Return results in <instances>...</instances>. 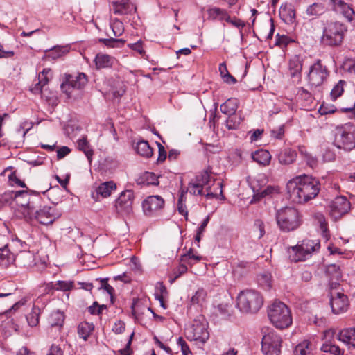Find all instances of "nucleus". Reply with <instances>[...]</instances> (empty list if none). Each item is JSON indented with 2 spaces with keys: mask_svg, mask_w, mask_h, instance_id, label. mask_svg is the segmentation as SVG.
<instances>
[{
  "mask_svg": "<svg viewBox=\"0 0 355 355\" xmlns=\"http://www.w3.org/2000/svg\"><path fill=\"white\" fill-rule=\"evenodd\" d=\"M286 188L291 200L302 204L317 196L320 191V183L317 179L304 175L289 180Z\"/></svg>",
  "mask_w": 355,
  "mask_h": 355,
  "instance_id": "f257e3e1",
  "label": "nucleus"
},
{
  "mask_svg": "<svg viewBox=\"0 0 355 355\" xmlns=\"http://www.w3.org/2000/svg\"><path fill=\"white\" fill-rule=\"evenodd\" d=\"M10 198L13 200L16 205L21 209L23 217L25 219H31L33 211L40 206L42 198L39 193L33 192L30 193L28 191L21 190L12 191Z\"/></svg>",
  "mask_w": 355,
  "mask_h": 355,
  "instance_id": "f03ea898",
  "label": "nucleus"
},
{
  "mask_svg": "<svg viewBox=\"0 0 355 355\" xmlns=\"http://www.w3.org/2000/svg\"><path fill=\"white\" fill-rule=\"evenodd\" d=\"M277 224L281 231L289 232L297 230L302 225V216L292 207H285L276 213Z\"/></svg>",
  "mask_w": 355,
  "mask_h": 355,
  "instance_id": "7ed1b4c3",
  "label": "nucleus"
},
{
  "mask_svg": "<svg viewBox=\"0 0 355 355\" xmlns=\"http://www.w3.org/2000/svg\"><path fill=\"white\" fill-rule=\"evenodd\" d=\"M268 315L272 324L277 329L288 328L292 324L291 311L282 302L275 301L268 306Z\"/></svg>",
  "mask_w": 355,
  "mask_h": 355,
  "instance_id": "20e7f679",
  "label": "nucleus"
},
{
  "mask_svg": "<svg viewBox=\"0 0 355 355\" xmlns=\"http://www.w3.org/2000/svg\"><path fill=\"white\" fill-rule=\"evenodd\" d=\"M263 304V297L254 290L243 291L237 297V306L243 313H256Z\"/></svg>",
  "mask_w": 355,
  "mask_h": 355,
  "instance_id": "39448f33",
  "label": "nucleus"
},
{
  "mask_svg": "<svg viewBox=\"0 0 355 355\" xmlns=\"http://www.w3.org/2000/svg\"><path fill=\"white\" fill-rule=\"evenodd\" d=\"M334 144L339 149L349 151L355 148V125L351 123L338 126L335 130Z\"/></svg>",
  "mask_w": 355,
  "mask_h": 355,
  "instance_id": "423d86ee",
  "label": "nucleus"
},
{
  "mask_svg": "<svg viewBox=\"0 0 355 355\" xmlns=\"http://www.w3.org/2000/svg\"><path fill=\"white\" fill-rule=\"evenodd\" d=\"M320 244L318 240H303L300 243L288 250L289 259L293 262L304 261L311 254L320 249Z\"/></svg>",
  "mask_w": 355,
  "mask_h": 355,
  "instance_id": "0eeeda50",
  "label": "nucleus"
},
{
  "mask_svg": "<svg viewBox=\"0 0 355 355\" xmlns=\"http://www.w3.org/2000/svg\"><path fill=\"white\" fill-rule=\"evenodd\" d=\"M345 31V27L340 23H327L323 30L321 42L324 45L326 46H340L343 42Z\"/></svg>",
  "mask_w": 355,
  "mask_h": 355,
  "instance_id": "6e6552de",
  "label": "nucleus"
},
{
  "mask_svg": "<svg viewBox=\"0 0 355 355\" xmlns=\"http://www.w3.org/2000/svg\"><path fill=\"white\" fill-rule=\"evenodd\" d=\"M263 331L261 341V350L265 355H280L282 347L281 337L273 330Z\"/></svg>",
  "mask_w": 355,
  "mask_h": 355,
  "instance_id": "1a4fd4ad",
  "label": "nucleus"
},
{
  "mask_svg": "<svg viewBox=\"0 0 355 355\" xmlns=\"http://www.w3.org/2000/svg\"><path fill=\"white\" fill-rule=\"evenodd\" d=\"M329 76V71L327 67L322 64L320 60H318L309 67L307 74L308 83L311 87H320L327 80Z\"/></svg>",
  "mask_w": 355,
  "mask_h": 355,
  "instance_id": "9d476101",
  "label": "nucleus"
},
{
  "mask_svg": "<svg viewBox=\"0 0 355 355\" xmlns=\"http://www.w3.org/2000/svg\"><path fill=\"white\" fill-rule=\"evenodd\" d=\"M208 324L205 320H194L191 326L186 329V336L190 340L204 343L209 337Z\"/></svg>",
  "mask_w": 355,
  "mask_h": 355,
  "instance_id": "9b49d317",
  "label": "nucleus"
},
{
  "mask_svg": "<svg viewBox=\"0 0 355 355\" xmlns=\"http://www.w3.org/2000/svg\"><path fill=\"white\" fill-rule=\"evenodd\" d=\"M87 83V78L83 73L67 74L65 80L61 84V89L67 94L68 98H70L73 89H82Z\"/></svg>",
  "mask_w": 355,
  "mask_h": 355,
  "instance_id": "f8f14e48",
  "label": "nucleus"
},
{
  "mask_svg": "<svg viewBox=\"0 0 355 355\" xmlns=\"http://www.w3.org/2000/svg\"><path fill=\"white\" fill-rule=\"evenodd\" d=\"M36 208L33 211V217L42 225H48L52 224L60 216V213L54 206H44Z\"/></svg>",
  "mask_w": 355,
  "mask_h": 355,
  "instance_id": "ddd939ff",
  "label": "nucleus"
},
{
  "mask_svg": "<svg viewBox=\"0 0 355 355\" xmlns=\"http://www.w3.org/2000/svg\"><path fill=\"white\" fill-rule=\"evenodd\" d=\"M351 208V204L347 198L340 196L336 197L329 205V214L335 220L340 218L347 214Z\"/></svg>",
  "mask_w": 355,
  "mask_h": 355,
  "instance_id": "4468645a",
  "label": "nucleus"
},
{
  "mask_svg": "<svg viewBox=\"0 0 355 355\" xmlns=\"http://www.w3.org/2000/svg\"><path fill=\"white\" fill-rule=\"evenodd\" d=\"M211 171L207 168L198 175L196 178V182H191L189 184V192L193 195H202L203 189L211 181Z\"/></svg>",
  "mask_w": 355,
  "mask_h": 355,
  "instance_id": "2eb2a0df",
  "label": "nucleus"
},
{
  "mask_svg": "<svg viewBox=\"0 0 355 355\" xmlns=\"http://www.w3.org/2000/svg\"><path fill=\"white\" fill-rule=\"evenodd\" d=\"M115 206L119 213L131 214L133 211V191L126 189L121 192L116 200Z\"/></svg>",
  "mask_w": 355,
  "mask_h": 355,
  "instance_id": "dca6fc26",
  "label": "nucleus"
},
{
  "mask_svg": "<svg viewBox=\"0 0 355 355\" xmlns=\"http://www.w3.org/2000/svg\"><path fill=\"white\" fill-rule=\"evenodd\" d=\"M164 200L160 196H150L142 202L143 211L146 216H153L164 207Z\"/></svg>",
  "mask_w": 355,
  "mask_h": 355,
  "instance_id": "f3484780",
  "label": "nucleus"
},
{
  "mask_svg": "<svg viewBox=\"0 0 355 355\" xmlns=\"http://www.w3.org/2000/svg\"><path fill=\"white\" fill-rule=\"evenodd\" d=\"M330 304L332 312L335 314L345 312L349 306L347 295L340 292L331 295Z\"/></svg>",
  "mask_w": 355,
  "mask_h": 355,
  "instance_id": "a211bd4d",
  "label": "nucleus"
},
{
  "mask_svg": "<svg viewBox=\"0 0 355 355\" xmlns=\"http://www.w3.org/2000/svg\"><path fill=\"white\" fill-rule=\"evenodd\" d=\"M64 320V315L62 312L60 311L52 312L49 318L50 327L48 329V334H53V333H60Z\"/></svg>",
  "mask_w": 355,
  "mask_h": 355,
  "instance_id": "6ab92c4d",
  "label": "nucleus"
},
{
  "mask_svg": "<svg viewBox=\"0 0 355 355\" xmlns=\"http://www.w3.org/2000/svg\"><path fill=\"white\" fill-rule=\"evenodd\" d=\"M205 189L207 191V198H218L220 196L221 200H225V198L223 194V183L220 180H216L211 178V182L207 184Z\"/></svg>",
  "mask_w": 355,
  "mask_h": 355,
  "instance_id": "aec40b11",
  "label": "nucleus"
},
{
  "mask_svg": "<svg viewBox=\"0 0 355 355\" xmlns=\"http://www.w3.org/2000/svg\"><path fill=\"white\" fill-rule=\"evenodd\" d=\"M281 19L287 24H292L295 21V10L291 3H284L279 9Z\"/></svg>",
  "mask_w": 355,
  "mask_h": 355,
  "instance_id": "412c9836",
  "label": "nucleus"
},
{
  "mask_svg": "<svg viewBox=\"0 0 355 355\" xmlns=\"http://www.w3.org/2000/svg\"><path fill=\"white\" fill-rule=\"evenodd\" d=\"M332 1L334 3V9L337 12L342 14L349 21L353 19L354 11L347 3L342 0H332Z\"/></svg>",
  "mask_w": 355,
  "mask_h": 355,
  "instance_id": "4be33fe9",
  "label": "nucleus"
},
{
  "mask_svg": "<svg viewBox=\"0 0 355 355\" xmlns=\"http://www.w3.org/2000/svg\"><path fill=\"white\" fill-rule=\"evenodd\" d=\"M251 157L253 161L262 166H268L271 159L270 153L263 149H259L252 153Z\"/></svg>",
  "mask_w": 355,
  "mask_h": 355,
  "instance_id": "5701e85b",
  "label": "nucleus"
},
{
  "mask_svg": "<svg viewBox=\"0 0 355 355\" xmlns=\"http://www.w3.org/2000/svg\"><path fill=\"white\" fill-rule=\"evenodd\" d=\"M338 340L355 347V328H347L340 331Z\"/></svg>",
  "mask_w": 355,
  "mask_h": 355,
  "instance_id": "b1692460",
  "label": "nucleus"
},
{
  "mask_svg": "<svg viewBox=\"0 0 355 355\" xmlns=\"http://www.w3.org/2000/svg\"><path fill=\"white\" fill-rule=\"evenodd\" d=\"M69 51L67 46H55L45 51V57L49 60H56L65 55Z\"/></svg>",
  "mask_w": 355,
  "mask_h": 355,
  "instance_id": "393cba45",
  "label": "nucleus"
},
{
  "mask_svg": "<svg viewBox=\"0 0 355 355\" xmlns=\"http://www.w3.org/2000/svg\"><path fill=\"white\" fill-rule=\"evenodd\" d=\"M239 105L237 98H230L220 105V111L225 115H232L235 114Z\"/></svg>",
  "mask_w": 355,
  "mask_h": 355,
  "instance_id": "a878e982",
  "label": "nucleus"
},
{
  "mask_svg": "<svg viewBox=\"0 0 355 355\" xmlns=\"http://www.w3.org/2000/svg\"><path fill=\"white\" fill-rule=\"evenodd\" d=\"M15 259L24 268H29L34 265V255L30 251L20 252Z\"/></svg>",
  "mask_w": 355,
  "mask_h": 355,
  "instance_id": "bb28decb",
  "label": "nucleus"
},
{
  "mask_svg": "<svg viewBox=\"0 0 355 355\" xmlns=\"http://www.w3.org/2000/svg\"><path fill=\"white\" fill-rule=\"evenodd\" d=\"M135 150L137 153L145 158H150L153 155V150L149 145L148 142L145 140H141L137 142V146L135 147Z\"/></svg>",
  "mask_w": 355,
  "mask_h": 355,
  "instance_id": "cd10ccee",
  "label": "nucleus"
},
{
  "mask_svg": "<svg viewBox=\"0 0 355 355\" xmlns=\"http://www.w3.org/2000/svg\"><path fill=\"white\" fill-rule=\"evenodd\" d=\"M77 146L79 150H81L84 153L85 156L87 157L89 163L91 164L92 162V156L94 155V150L92 148L89 141H87L86 137H82L78 139L77 141Z\"/></svg>",
  "mask_w": 355,
  "mask_h": 355,
  "instance_id": "c85d7f7f",
  "label": "nucleus"
},
{
  "mask_svg": "<svg viewBox=\"0 0 355 355\" xmlns=\"http://www.w3.org/2000/svg\"><path fill=\"white\" fill-rule=\"evenodd\" d=\"M289 72L292 77L300 78L302 69V61L297 55L293 57L289 61Z\"/></svg>",
  "mask_w": 355,
  "mask_h": 355,
  "instance_id": "c756f323",
  "label": "nucleus"
},
{
  "mask_svg": "<svg viewBox=\"0 0 355 355\" xmlns=\"http://www.w3.org/2000/svg\"><path fill=\"white\" fill-rule=\"evenodd\" d=\"M207 297V291L202 288H198L191 297V306H203L206 303Z\"/></svg>",
  "mask_w": 355,
  "mask_h": 355,
  "instance_id": "7c9ffc66",
  "label": "nucleus"
},
{
  "mask_svg": "<svg viewBox=\"0 0 355 355\" xmlns=\"http://www.w3.org/2000/svg\"><path fill=\"white\" fill-rule=\"evenodd\" d=\"M297 153L295 150L285 148L279 155V161L282 164L288 165L295 161Z\"/></svg>",
  "mask_w": 355,
  "mask_h": 355,
  "instance_id": "2f4dec72",
  "label": "nucleus"
},
{
  "mask_svg": "<svg viewBox=\"0 0 355 355\" xmlns=\"http://www.w3.org/2000/svg\"><path fill=\"white\" fill-rule=\"evenodd\" d=\"M137 184L142 186L158 185L159 181L153 173L145 172L137 180Z\"/></svg>",
  "mask_w": 355,
  "mask_h": 355,
  "instance_id": "473e14b6",
  "label": "nucleus"
},
{
  "mask_svg": "<svg viewBox=\"0 0 355 355\" xmlns=\"http://www.w3.org/2000/svg\"><path fill=\"white\" fill-rule=\"evenodd\" d=\"M15 261L14 254L11 253L7 245L0 248V266L6 268Z\"/></svg>",
  "mask_w": 355,
  "mask_h": 355,
  "instance_id": "72a5a7b5",
  "label": "nucleus"
},
{
  "mask_svg": "<svg viewBox=\"0 0 355 355\" xmlns=\"http://www.w3.org/2000/svg\"><path fill=\"white\" fill-rule=\"evenodd\" d=\"M279 193V188L277 186H267L254 191V197L257 198L264 197H273Z\"/></svg>",
  "mask_w": 355,
  "mask_h": 355,
  "instance_id": "f704fd0d",
  "label": "nucleus"
},
{
  "mask_svg": "<svg viewBox=\"0 0 355 355\" xmlns=\"http://www.w3.org/2000/svg\"><path fill=\"white\" fill-rule=\"evenodd\" d=\"M116 189V184L113 181L105 182L101 184L96 189L97 194L103 198L110 196L112 192Z\"/></svg>",
  "mask_w": 355,
  "mask_h": 355,
  "instance_id": "c9c22d12",
  "label": "nucleus"
},
{
  "mask_svg": "<svg viewBox=\"0 0 355 355\" xmlns=\"http://www.w3.org/2000/svg\"><path fill=\"white\" fill-rule=\"evenodd\" d=\"M73 287V282L71 281H57L55 282H50L47 284L46 288L49 291H69Z\"/></svg>",
  "mask_w": 355,
  "mask_h": 355,
  "instance_id": "e433bc0d",
  "label": "nucleus"
},
{
  "mask_svg": "<svg viewBox=\"0 0 355 355\" xmlns=\"http://www.w3.org/2000/svg\"><path fill=\"white\" fill-rule=\"evenodd\" d=\"M129 0L114 1L110 3V9L115 14H126L129 9Z\"/></svg>",
  "mask_w": 355,
  "mask_h": 355,
  "instance_id": "4c0bfd02",
  "label": "nucleus"
},
{
  "mask_svg": "<svg viewBox=\"0 0 355 355\" xmlns=\"http://www.w3.org/2000/svg\"><path fill=\"white\" fill-rule=\"evenodd\" d=\"M94 329V326L92 323H89L87 322H82L79 324L78 327V334L80 338H83L85 341H86L90 334Z\"/></svg>",
  "mask_w": 355,
  "mask_h": 355,
  "instance_id": "58836bf2",
  "label": "nucleus"
},
{
  "mask_svg": "<svg viewBox=\"0 0 355 355\" xmlns=\"http://www.w3.org/2000/svg\"><path fill=\"white\" fill-rule=\"evenodd\" d=\"M40 314V308L34 304L31 311L26 315V320L30 327H34L39 324Z\"/></svg>",
  "mask_w": 355,
  "mask_h": 355,
  "instance_id": "ea45409f",
  "label": "nucleus"
},
{
  "mask_svg": "<svg viewBox=\"0 0 355 355\" xmlns=\"http://www.w3.org/2000/svg\"><path fill=\"white\" fill-rule=\"evenodd\" d=\"M207 12L209 17L211 19H218L220 21L230 20L229 15L227 11L223 9L215 7L209 8Z\"/></svg>",
  "mask_w": 355,
  "mask_h": 355,
  "instance_id": "a19ab883",
  "label": "nucleus"
},
{
  "mask_svg": "<svg viewBox=\"0 0 355 355\" xmlns=\"http://www.w3.org/2000/svg\"><path fill=\"white\" fill-rule=\"evenodd\" d=\"M228 118L225 121V125L229 130H235L236 129L241 121H243V118L241 114H232V115H227Z\"/></svg>",
  "mask_w": 355,
  "mask_h": 355,
  "instance_id": "79ce46f5",
  "label": "nucleus"
},
{
  "mask_svg": "<svg viewBox=\"0 0 355 355\" xmlns=\"http://www.w3.org/2000/svg\"><path fill=\"white\" fill-rule=\"evenodd\" d=\"M346 84L347 83L345 80H340L336 85H334L330 93L331 98L333 101L336 100L338 98L342 96L344 92V87Z\"/></svg>",
  "mask_w": 355,
  "mask_h": 355,
  "instance_id": "37998d69",
  "label": "nucleus"
},
{
  "mask_svg": "<svg viewBox=\"0 0 355 355\" xmlns=\"http://www.w3.org/2000/svg\"><path fill=\"white\" fill-rule=\"evenodd\" d=\"M95 62L98 68L108 67L112 64V58L108 55L98 54L96 56Z\"/></svg>",
  "mask_w": 355,
  "mask_h": 355,
  "instance_id": "c03bdc74",
  "label": "nucleus"
},
{
  "mask_svg": "<svg viewBox=\"0 0 355 355\" xmlns=\"http://www.w3.org/2000/svg\"><path fill=\"white\" fill-rule=\"evenodd\" d=\"M99 42L108 47L119 48L124 45L125 41L122 39L105 38L99 39Z\"/></svg>",
  "mask_w": 355,
  "mask_h": 355,
  "instance_id": "a18cd8bd",
  "label": "nucleus"
},
{
  "mask_svg": "<svg viewBox=\"0 0 355 355\" xmlns=\"http://www.w3.org/2000/svg\"><path fill=\"white\" fill-rule=\"evenodd\" d=\"M310 343L308 340H304L298 344L294 350V355H308L310 354Z\"/></svg>",
  "mask_w": 355,
  "mask_h": 355,
  "instance_id": "49530a36",
  "label": "nucleus"
},
{
  "mask_svg": "<svg viewBox=\"0 0 355 355\" xmlns=\"http://www.w3.org/2000/svg\"><path fill=\"white\" fill-rule=\"evenodd\" d=\"M52 76V71L50 69H44L38 75V82L44 87L49 82Z\"/></svg>",
  "mask_w": 355,
  "mask_h": 355,
  "instance_id": "de8ad7c7",
  "label": "nucleus"
},
{
  "mask_svg": "<svg viewBox=\"0 0 355 355\" xmlns=\"http://www.w3.org/2000/svg\"><path fill=\"white\" fill-rule=\"evenodd\" d=\"M321 350L324 352H329L333 355H340L341 349L340 347L335 345L334 343H323L321 347Z\"/></svg>",
  "mask_w": 355,
  "mask_h": 355,
  "instance_id": "09e8293b",
  "label": "nucleus"
},
{
  "mask_svg": "<svg viewBox=\"0 0 355 355\" xmlns=\"http://www.w3.org/2000/svg\"><path fill=\"white\" fill-rule=\"evenodd\" d=\"M324 10V6L322 4L313 3L307 8L306 13L310 16H318L322 14Z\"/></svg>",
  "mask_w": 355,
  "mask_h": 355,
  "instance_id": "8fccbe9b",
  "label": "nucleus"
},
{
  "mask_svg": "<svg viewBox=\"0 0 355 355\" xmlns=\"http://www.w3.org/2000/svg\"><path fill=\"white\" fill-rule=\"evenodd\" d=\"M133 275L130 269L129 271L123 272L122 274L114 276L113 279L114 281H121L124 284H130L132 280Z\"/></svg>",
  "mask_w": 355,
  "mask_h": 355,
  "instance_id": "3c124183",
  "label": "nucleus"
},
{
  "mask_svg": "<svg viewBox=\"0 0 355 355\" xmlns=\"http://www.w3.org/2000/svg\"><path fill=\"white\" fill-rule=\"evenodd\" d=\"M300 152L302 155L304 157L306 164L312 168H315L318 164L317 159L312 156L310 153L304 150L303 149H300Z\"/></svg>",
  "mask_w": 355,
  "mask_h": 355,
  "instance_id": "603ef678",
  "label": "nucleus"
},
{
  "mask_svg": "<svg viewBox=\"0 0 355 355\" xmlns=\"http://www.w3.org/2000/svg\"><path fill=\"white\" fill-rule=\"evenodd\" d=\"M133 340V332L130 335L129 340L126 344L125 347L123 349H119L116 352H114L115 355H130L132 351L130 350V345L132 341Z\"/></svg>",
  "mask_w": 355,
  "mask_h": 355,
  "instance_id": "864d4df0",
  "label": "nucleus"
},
{
  "mask_svg": "<svg viewBox=\"0 0 355 355\" xmlns=\"http://www.w3.org/2000/svg\"><path fill=\"white\" fill-rule=\"evenodd\" d=\"M187 271V267L184 264H180L174 270V277L170 280V282L173 283L178 277L186 273Z\"/></svg>",
  "mask_w": 355,
  "mask_h": 355,
  "instance_id": "5fc2aeb1",
  "label": "nucleus"
},
{
  "mask_svg": "<svg viewBox=\"0 0 355 355\" xmlns=\"http://www.w3.org/2000/svg\"><path fill=\"white\" fill-rule=\"evenodd\" d=\"M336 331L334 329H330L324 331L322 340L323 343H332L334 341V336Z\"/></svg>",
  "mask_w": 355,
  "mask_h": 355,
  "instance_id": "6e6d98bb",
  "label": "nucleus"
},
{
  "mask_svg": "<svg viewBox=\"0 0 355 355\" xmlns=\"http://www.w3.org/2000/svg\"><path fill=\"white\" fill-rule=\"evenodd\" d=\"M105 307V305L99 306L97 302H94L92 306L88 307V311L92 315H100Z\"/></svg>",
  "mask_w": 355,
  "mask_h": 355,
  "instance_id": "4d7b16f0",
  "label": "nucleus"
},
{
  "mask_svg": "<svg viewBox=\"0 0 355 355\" xmlns=\"http://www.w3.org/2000/svg\"><path fill=\"white\" fill-rule=\"evenodd\" d=\"M259 284L266 288L271 287L270 275L269 274H262L259 277Z\"/></svg>",
  "mask_w": 355,
  "mask_h": 355,
  "instance_id": "13d9d810",
  "label": "nucleus"
},
{
  "mask_svg": "<svg viewBox=\"0 0 355 355\" xmlns=\"http://www.w3.org/2000/svg\"><path fill=\"white\" fill-rule=\"evenodd\" d=\"M158 146V157L157 159V163H162L164 162L167 157V153L164 147L160 144L157 142Z\"/></svg>",
  "mask_w": 355,
  "mask_h": 355,
  "instance_id": "bf43d9fd",
  "label": "nucleus"
},
{
  "mask_svg": "<svg viewBox=\"0 0 355 355\" xmlns=\"http://www.w3.org/2000/svg\"><path fill=\"white\" fill-rule=\"evenodd\" d=\"M158 284L159 285L160 294L156 295V299L159 301L161 306L166 309L163 298L164 295L167 293L166 288L162 282H159Z\"/></svg>",
  "mask_w": 355,
  "mask_h": 355,
  "instance_id": "052dcab7",
  "label": "nucleus"
},
{
  "mask_svg": "<svg viewBox=\"0 0 355 355\" xmlns=\"http://www.w3.org/2000/svg\"><path fill=\"white\" fill-rule=\"evenodd\" d=\"M177 344L181 347V350L183 355H188L189 353H191L187 343L182 337H179L178 338Z\"/></svg>",
  "mask_w": 355,
  "mask_h": 355,
  "instance_id": "680f3d73",
  "label": "nucleus"
},
{
  "mask_svg": "<svg viewBox=\"0 0 355 355\" xmlns=\"http://www.w3.org/2000/svg\"><path fill=\"white\" fill-rule=\"evenodd\" d=\"M187 258L193 259L196 261H200L202 259V257L195 254L191 248H190L189 250L186 254L181 256L180 261H186Z\"/></svg>",
  "mask_w": 355,
  "mask_h": 355,
  "instance_id": "e2e57ef3",
  "label": "nucleus"
},
{
  "mask_svg": "<svg viewBox=\"0 0 355 355\" xmlns=\"http://www.w3.org/2000/svg\"><path fill=\"white\" fill-rule=\"evenodd\" d=\"M44 87L40 85L39 82L33 85L30 90L34 94H40L41 98H44Z\"/></svg>",
  "mask_w": 355,
  "mask_h": 355,
  "instance_id": "0e129e2a",
  "label": "nucleus"
},
{
  "mask_svg": "<svg viewBox=\"0 0 355 355\" xmlns=\"http://www.w3.org/2000/svg\"><path fill=\"white\" fill-rule=\"evenodd\" d=\"M254 226L259 230V239H261L265 234L264 223L261 220L257 219L254 221Z\"/></svg>",
  "mask_w": 355,
  "mask_h": 355,
  "instance_id": "69168bd1",
  "label": "nucleus"
},
{
  "mask_svg": "<svg viewBox=\"0 0 355 355\" xmlns=\"http://www.w3.org/2000/svg\"><path fill=\"white\" fill-rule=\"evenodd\" d=\"M125 328V323L121 320H118L112 327V331L116 334H121Z\"/></svg>",
  "mask_w": 355,
  "mask_h": 355,
  "instance_id": "338daca9",
  "label": "nucleus"
},
{
  "mask_svg": "<svg viewBox=\"0 0 355 355\" xmlns=\"http://www.w3.org/2000/svg\"><path fill=\"white\" fill-rule=\"evenodd\" d=\"M48 355H63V350L60 346L53 344L50 347Z\"/></svg>",
  "mask_w": 355,
  "mask_h": 355,
  "instance_id": "774afa93",
  "label": "nucleus"
}]
</instances>
